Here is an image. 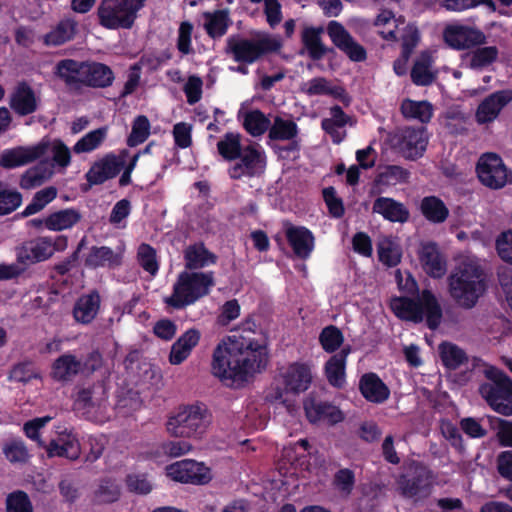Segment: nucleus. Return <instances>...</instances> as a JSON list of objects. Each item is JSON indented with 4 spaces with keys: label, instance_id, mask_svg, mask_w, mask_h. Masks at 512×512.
Segmentation results:
<instances>
[{
    "label": "nucleus",
    "instance_id": "33",
    "mask_svg": "<svg viewBox=\"0 0 512 512\" xmlns=\"http://www.w3.org/2000/svg\"><path fill=\"white\" fill-rule=\"evenodd\" d=\"M372 211L393 223H405L410 218L408 208L403 203L390 197L376 198L373 203Z\"/></svg>",
    "mask_w": 512,
    "mask_h": 512
},
{
    "label": "nucleus",
    "instance_id": "28",
    "mask_svg": "<svg viewBox=\"0 0 512 512\" xmlns=\"http://www.w3.org/2000/svg\"><path fill=\"white\" fill-rule=\"evenodd\" d=\"M361 395L371 403L381 404L388 400L390 389L374 372L363 374L359 379Z\"/></svg>",
    "mask_w": 512,
    "mask_h": 512
},
{
    "label": "nucleus",
    "instance_id": "27",
    "mask_svg": "<svg viewBox=\"0 0 512 512\" xmlns=\"http://www.w3.org/2000/svg\"><path fill=\"white\" fill-rule=\"evenodd\" d=\"M123 263V254L108 246H92L87 253L84 264L87 268L116 269Z\"/></svg>",
    "mask_w": 512,
    "mask_h": 512
},
{
    "label": "nucleus",
    "instance_id": "41",
    "mask_svg": "<svg viewBox=\"0 0 512 512\" xmlns=\"http://www.w3.org/2000/svg\"><path fill=\"white\" fill-rule=\"evenodd\" d=\"M401 113L406 119H416L427 124L433 117V106L429 101H415L405 99L401 104Z\"/></svg>",
    "mask_w": 512,
    "mask_h": 512
},
{
    "label": "nucleus",
    "instance_id": "6",
    "mask_svg": "<svg viewBox=\"0 0 512 512\" xmlns=\"http://www.w3.org/2000/svg\"><path fill=\"white\" fill-rule=\"evenodd\" d=\"M146 0H101L98 23L108 30L131 29Z\"/></svg>",
    "mask_w": 512,
    "mask_h": 512
},
{
    "label": "nucleus",
    "instance_id": "50",
    "mask_svg": "<svg viewBox=\"0 0 512 512\" xmlns=\"http://www.w3.org/2000/svg\"><path fill=\"white\" fill-rule=\"evenodd\" d=\"M57 197V189L53 186L45 187L36 192L31 202L21 212L22 217H29L40 212L46 205Z\"/></svg>",
    "mask_w": 512,
    "mask_h": 512
},
{
    "label": "nucleus",
    "instance_id": "22",
    "mask_svg": "<svg viewBox=\"0 0 512 512\" xmlns=\"http://www.w3.org/2000/svg\"><path fill=\"white\" fill-rule=\"evenodd\" d=\"M38 105L33 88L26 81L19 82L10 95V108L19 116H27L36 112Z\"/></svg>",
    "mask_w": 512,
    "mask_h": 512
},
{
    "label": "nucleus",
    "instance_id": "29",
    "mask_svg": "<svg viewBox=\"0 0 512 512\" xmlns=\"http://www.w3.org/2000/svg\"><path fill=\"white\" fill-rule=\"evenodd\" d=\"M323 33L324 28L322 26H306L301 31V43L309 57L314 61H319L327 54L335 52L334 48L327 47L322 42L321 36Z\"/></svg>",
    "mask_w": 512,
    "mask_h": 512
},
{
    "label": "nucleus",
    "instance_id": "51",
    "mask_svg": "<svg viewBox=\"0 0 512 512\" xmlns=\"http://www.w3.org/2000/svg\"><path fill=\"white\" fill-rule=\"evenodd\" d=\"M107 136V128L100 127L88 132L74 145L73 151L77 154L91 152L103 143Z\"/></svg>",
    "mask_w": 512,
    "mask_h": 512
},
{
    "label": "nucleus",
    "instance_id": "16",
    "mask_svg": "<svg viewBox=\"0 0 512 512\" xmlns=\"http://www.w3.org/2000/svg\"><path fill=\"white\" fill-rule=\"evenodd\" d=\"M278 377L286 392L295 395L308 390L312 382L309 366L300 362L290 363L286 368L280 369Z\"/></svg>",
    "mask_w": 512,
    "mask_h": 512
},
{
    "label": "nucleus",
    "instance_id": "44",
    "mask_svg": "<svg viewBox=\"0 0 512 512\" xmlns=\"http://www.w3.org/2000/svg\"><path fill=\"white\" fill-rule=\"evenodd\" d=\"M244 147L241 144V134L227 132L217 143L219 155L226 161H233L239 158Z\"/></svg>",
    "mask_w": 512,
    "mask_h": 512
},
{
    "label": "nucleus",
    "instance_id": "7",
    "mask_svg": "<svg viewBox=\"0 0 512 512\" xmlns=\"http://www.w3.org/2000/svg\"><path fill=\"white\" fill-rule=\"evenodd\" d=\"M209 424L207 410L199 405L180 407L168 418L166 429L174 437L200 438Z\"/></svg>",
    "mask_w": 512,
    "mask_h": 512
},
{
    "label": "nucleus",
    "instance_id": "21",
    "mask_svg": "<svg viewBox=\"0 0 512 512\" xmlns=\"http://www.w3.org/2000/svg\"><path fill=\"white\" fill-rule=\"evenodd\" d=\"M86 67L87 61L63 59L56 64L54 74L69 89L80 90L85 86Z\"/></svg>",
    "mask_w": 512,
    "mask_h": 512
},
{
    "label": "nucleus",
    "instance_id": "42",
    "mask_svg": "<svg viewBox=\"0 0 512 512\" xmlns=\"http://www.w3.org/2000/svg\"><path fill=\"white\" fill-rule=\"evenodd\" d=\"M499 56L496 46H477L466 56L469 68L483 70L495 63Z\"/></svg>",
    "mask_w": 512,
    "mask_h": 512
},
{
    "label": "nucleus",
    "instance_id": "36",
    "mask_svg": "<svg viewBox=\"0 0 512 512\" xmlns=\"http://www.w3.org/2000/svg\"><path fill=\"white\" fill-rule=\"evenodd\" d=\"M85 86L92 88H106L112 85L114 73L106 64L87 61Z\"/></svg>",
    "mask_w": 512,
    "mask_h": 512
},
{
    "label": "nucleus",
    "instance_id": "15",
    "mask_svg": "<svg viewBox=\"0 0 512 512\" xmlns=\"http://www.w3.org/2000/svg\"><path fill=\"white\" fill-rule=\"evenodd\" d=\"M445 42L456 50H466L487 43L481 30L466 25H451L444 30Z\"/></svg>",
    "mask_w": 512,
    "mask_h": 512
},
{
    "label": "nucleus",
    "instance_id": "31",
    "mask_svg": "<svg viewBox=\"0 0 512 512\" xmlns=\"http://www.w3.org/2000/svg\"><path fill=\"white\" fill-rule=\"evenodd\" d=\"M304 408L306 417L311 423L326 421L334 425L344 419L341 410L329 402L311 400L305 403Z\"/></svg>",
    "mask_w": 512,
    "mask_h": 512
},
{
    "label": "nucleus",
    "instance_id": "14",
    "mask_svg": "<svg viewBox=\"0 0 512 512\" xmlns=\"http://www.w3.org/2000/svg\"><path fill=\"white\" fill-rule=\"evenodd\" d=\"M327 34L332 43L351 61L363 62L367 59L366 49L355 41L341 23L330 21L327 26Z\"/></svg>",
    "mask_w": 512,
    "mask_h": 512
},
{
    "label": "nucleus",
    "instance_id": "62",
    "mask_svg": "<svg viewBox=\"0 0 512 512\" xmlns=\"http://www.w3.org/2000/svg\"><path fill=\"white\" fill-rule=\"evenodd\" d=\"M333 485L340 492L349 495L355 485V474L349 468L339 469L333 477Z\"/></svg>",
    "mask_w": 512,
    "mask_h": 512
},
{
    "label": "nucleus",
    "instance_id": "12",
    "mask_svg": "<svg viewBox=\"0 0 512 512\" xmlns=\"http://www.w3.org/2000/svg\"><path fill=\"white\" fill-rule=\"evenodd\" d=\"M166 473L174 481L194 485H205L212 479L210 468L192 459H183L168 465Z\"/></svg>",
    "mask_w": 512,
    "mask_h": 512
},
{
    "label": "nucleus",
    "instance_id": "46",
    "mask_svg": "<svg viewBox=\"0 0 512 512\" xmlns=\"http://www.w3.org/2000/svg\"><path fill=\"white\" fill-rule=\"evenodd\" d=\"M410 171L399 165H387L376 175L375 184L378 186H394L398 183H407Z\"/></svg>",
    "mask_w": 512,
    "mask_h": 512
},
{
    "label": "nucleus",
    "instance_id": "13",
    "mask_svg": "<svg viewBox=\"0 0 512 512\" xmlns=\"http://www.w3.org/2000/svg\"><path fill=\"white\" fill-rule=\"evenodd\" d=\"M124 168V156L107 153L95 161L85 174L88 187L102 185L115 178Z\"/></svg>",
    "mask_w": 512,
    "mask_h": 512
},
{
    "label": "nucleus",
    "instance_id": "63",
    "mask_svg": "<svg viewBox=\"0 0 512 512\" xmlns=\"http://www.w3.org/2000/svg\"><path fill=\"white\" fill-rule=\"evenodd\" d=\"M37 377L38 374L35 372L32 362L29 361L15 364L9 374L10 380L24 384Z\"/></svg>",
    "mask_w": 512,
    "mask_h": 512
},
{
    "label": "nucleus",
    "instance_id": "35",
    "mask_svg": "<svg viewBox=\"0 0 512 512\" xmlns=\"http://www.w3.org/2000/svg\"><path fill=\"white\" fill-rule=\"evenodd\" d=\"M432 58L427 52H422L420 57L414 62L410 77L413 84L416 86H430L437 79V72L432 71Z\"/></svg>",
    "mask_w": 512,
    "mask_h": 512
},
{
    "label": "nucleus",
    "instance_id": "17",
    "mask_svg": "<svg viewBox=\"0 0 512 512\" xmlns=\"http://www.w3.org/2000/svg\"><path fill=\"white\" fill-rule=\"evenodd\" d=\"M431 479V470L422 463L416 462L410 468L409 473L400 477L399 486L404 496L415 497L422 492L429 491Z\"/></svg>",
    "mask_w": 512,
    "mask_h": 512
},
{
    "label": "nucleus",
    "instance_id": "43",
    "mask_svg": "<svg viewBox=\"0 0 512 512\" xmlns=\"http://www.w3.org/2000/svg\"><path fill=\"white\" fill-rule=\"evenodd\" d=\"M439 355L443 366L448 370H456L468 362L466 352L450 342H443L439 345Z\"/></svg>",
    "mask_w": 512,
    "mask_h": 512
},
{
    "label": "nucleus",
    "instance_id": "2",
    "mask_svg": "<svg viewBox=\"0 0 512 512\" xmlns=\"http://www.w3.org/2000/svg\"><path fill=\"white\" fill-rule=\"evenodd\" d=\"M451 298L462 308L472 309L486 290L482 267L471 261L457 265L447 278Z\"/></svg>",
    "mask_w": 512,
    "mask_h": 512
},
{
    "label": "nucleus",
    "instance_id": "20",
    "mask_svg": "<svg viewBox=\"0 0 512 512\" xmlns=\"http://www.w3.org/2000/svg\"><path fill=\"white\" fill-rule=\"evenodd\" d=\"M53 254L52 238L38 237L23 243L18 249L17 260L22 264H34L49 259Z\"/></svg>",
    "mask_w": 512,
    "mask_h": 512
},
{
    "label": "nucleus",
    "instance_id": "37",
    "mask_svg": "<svg viewBox=\"0 0 512 512\" xmlns=\"http://www.w3.org/2000/svg\"><path fill=\"white\" fill-rule=\"evenodd\" d=\"M77 22L72 18H64L44 36V43L48 46H60L74 39L77 31Z\"/></svg>",
    "mask_w": 512,
    "mask_h": 512
},
{
    "label": "nucleus",
    "instance_id": "61",
    "mask_svg": "<svg viewBox=\"0 0 512 512\" xmlns=\"http://www.w3.org/2000/svg\"><path fill=\"white\" fill-rule=\"evenodd\" d=\"M3 453L11 463H24L29 458L27 447L22 440H12L6 443Z\"/></svg>",
    "mask_w": 512,
    "mask_h": 512
},
{
    "label": "nucleus",
    "instance_id": "9",
    "mask_svg": "<svg viewBox=\"0 0 512 512\" xmlns=\"http://www.w3.org/2000/svg\"><path fill=\"white\" fill-rule=\"evenodd\" d=\"M479 181L490 189H501L512 183V170L508 169L496 153L483 154L476 165Z\"/></svg>",
    "mask_w": 512,
    "mask_h": 512
},
{
    "label": "nucleus",
    "instance_id": "3",
    "mask_svg": "<svg viewBox=\"0 0 512 512\" xmlns=\"http://www.w3.org/2000/svg\"><path fill=\"white\" fill-rule=\"evenodd\" d=\"M394 314L401 320L421 323L424 318L430 330H436L442 320L443 312L434 293L423 289L417 299L406 296L395 297L391 301Z\"/></svg>",
    "mask_w": 512,
    "mask_h": 512
},
{
    "label": "nucleus",
    "instance_id": "49",
    "mask_svg": "<svg viewBox=\"0 0 512 512\" xmlns=\"http://www.w3.org/2000/svg\"><path fill=\"white\" fill-rule=\"evenodd\" d=\"M136 259L139 266L151 276H156L160 264L157 259V251L147 243H141L137 248Z\"/></svg>",
    "mask_w": 512,
    "mask_h": 512
},
{
    "label": "nucleus",
    "instance_id": "48",
    "mask_svg": "<svg viewBox=\"0 0 512 512\" xmlns=\"http://www.w3.org/2000/svg\"><path fill=\"white\" fill-rule=\"evenodd\" d=\"M270 125V120L258 109L247 112L243 120V127L253 137L269 132Z\"/></svg>",
    "mask_w": 512,
    "mask_h": 512
},
{
    "label": "nucleus",
    "instance_id": "55",
    "mask_svg": "<svg viewBox=\"0 0 512 512\" xmlns=\"http://www.w3.org/2000/svg\"><path fill=\"white\" fill-rule=\"evenodd\" d=\"M22 204V194L0 182V216L14 212Z\"/></svg>",
    "mask_w": 512,
    "mask_h": 512
},
{
    "label": "nucleus",
    "instance_id": "57",
    "mask_svg": "<svg viewBox=\"0 0 512 512\" xmlns=\"http://www.w3.org/2000/svg\"><path fill=\"white\" fill-rule=\"evenodd\" d=\"M401 56L407 61L420 41V32L416 25L408 24L401 36Z\"/></svg>",
    "mask_w": 512,
    "mask_h": 512
},
{
    "label": "nucleus",
    "instance_id": "58",
    "mask_svg": "<svg viewBox=\"0 0 512 512\" xmlns=\"http://www.w3.org/2000/svg\"><path fill=\"white\" fill-rule=\"evenodd\" d=\"M441 6L448 11L461 12L479 5H485L490 11L496 10L493 0H440Z\"/></svg>",
    "mask_w": 512,
    "mask_h": 512
},
{
    "label": "nucleus",
    "instance_id": "39",
    "mask_svg": "<svg viewBox=\"0 0 512 512\" xmlns=\"http://www.w3.org/2000/svg\"><path fill=\"white\" fill-rule=\"evenodd\" d=\"M204 28L208 36L212 39H219L227 33L230 25L229 13L226 9L206 12Z\"/></svg>",
    "mask_w": 512,
    "mask_h": 512
},
{
    "label": "nucleus",
    "instance_id": "64",
    "mask_svg": "<svg viewBox=\"0 0 512 512\" xmlns=\"http://www.w3.org/2000/svg\"><path fill=\"white\" fill-rule=\"evenodd\" d=\"M496 250L504 262L512 264V230L502 232L497 237Z\"/></svg>",
    "mask_w": 512,
    "mask_h": 512
},
{
    "label": "nucleus",
    "instance_id": "45",
    "mask_svg": "<svg viewBox=\"0 0 512 512\" xmlns=\"http://www.w3.org/2000/svg\"><path fill=\"white\" fill-rule=\"evenodd\" d=\"M298 133L299 128L293 120L276 116L270 125L268 137L271 140L286 141L296 138Z\"/></svg>",
    "mask_w": 512,
    "mask_h": 512
},
{
    "label": "nucleus",
    "instance_id": "60",
    "mask_svg": "<svg viewBox=\"0 0 512 512\" xmlns=\"http://www.w3.org/2000/svg\"><path fill=\"white\" fill-rule=\"evenodd\" d=\"M322 196L331 217L338 219L344 216L345 208L343 200L337 196L333 186L324 188L322 190Z\"/></svg>",
    "mask_w": 512,
    "mask_h": 512
},
{
    "label": "nucleus",
    "instance_id": "23",
    "mask_svg": "<svg viewBox=\"0 0 512 512\" xmlns=\"http://www.w3.org/2000/svg\"><path fill=\"white\" fill-rule=\"evenodd\" d=\"M101 306V296L98 290L92 289L82 294L75 301L72 315L75 322L88 325L97 317Z\"/></svg>",
    "mask_w": 512,
    "mask_h": 512
},
{
    "label": "nucleus",
    "instance_id": "32",
    "mask_svg": "<svg viewBox=\"0 0 512 512\" xmlns=\"http://www.w3.org/2000/svg\"><path fill=\"white\" fill-rule=\"evenodd\" d=\"M183 257L185 268L189 270V272H197L196 270L214 265L218 260L217 255L208 250L203 242L187 246L184 250Z\"/></svg>",
    "mask_w": 512,
    "mask_h": 512
},
{
    "label": "nucleus",
    "instance_id": "53",
    "mask_svg": "<svg viewBox=\"0 0 512 512\" xmlns=\"http://www.w3.org/2000/svg\"><path fill=\"white\" fill-rule=\"evenodd\" d=\"M150 121L145 115H138L132 122V129L127 138L129 147H136L144 143L150 136Z\"/></svg>",
    "mask_w": 512,
    "mask_h": 512
},
{
    "label": "nucleus",
    "instance_id": "10",
    "mask_svg": "<svg viewBox=\"0 0 512 512\" xmlns=\"http://www.w3.org/2000/svg\"><path fill=\"white\" fill-rule=\"evenodd\" d=\"M233 161L227 170L232 180L259 177L264 173L267 163L264 150L255 145L245 146L239 158Z\"/></svg>",
    "mask_w": 512,
    "mask_h": 512
},
{
    "label": "nucleus",
    "instance_id": "34",
    "mask_svg": "<svg viewBox=\"0 0 512 512\" xmlns=\"http://www.w3.org/2000/svg\"><path fill=\"white\" fill-rule=\"evenodd\" d=\"M419 259L423 269L433 278H441L446 273V262L434 242L422 246Z\"/></svg>",
    "mask_w": 512,
    "mask_h": 512
},
{
    "label": "nucleus",
    "instance_id": "5",
    "mask_svg": "<svg viewBox=\"0 0 512 512\" xmlns=\"http://www.w3.org/2000/svg\"><path fill=\"white\" fill-rule=\"evenodd\" d=\"M282 47L281 39L269 34H262L256 38L232 34L226 39L224 51L235 62L250 65L269 54L278 53Z\"/></svg>",
    "mask_w": 512,
    "mask_h": 512
},
{
    "label": "nucleus",
    "instance_id": "25",
    "mask_svg": "<svg viewBox=\"0 0 512 512\" xmlns=\"http://www.w3.org/2000/svg\"><path fill=\"white\" fill-rule=\"evenodd\" d=\"M286 239L294 254L300 259H308L315 246L313 233L304 226H290L285 231Z\"/></svg>",
    "mask_w": 512,
    "mask_h": 512
},
{
    "label": "nucleus",
    "instance_id": "24",
    "mask_svg": "<svg viewBox=\"0 0 512 512\" xmlns=\"http://www.w3.org/2000/svg\"><path fill=\"white\" fill-rule=\"evenodd\" d=\"M351 351L352 348L350 345L342 347V349L333 354L324 365V375L328 383L336 389H342L346 384L347 357Z\"/></svg>",
    "mask_w": 512,
    "mask_h": 512
},
{
    "label": "nucleus",
    "instance_id": "4",
    "mask_svg": "<svg viewBox=\"0 0 512 512\" xmlns=\"http://www.w3.org/2000/svg\"><path fill=\"white\" fill-rule=\"evenodd\" d=\"M214 286L215 276L213 271H183L173 284L171 295L165 297L163 302L175 310H182L209 295Z\"/></svg>",
    "mask_w": 512,
    "mask_h": 512
},
{
    "label": "nucleus",
    "instance_id": "11",
    "mask_svg": "<svg viewBox=\"0 0 512 512\" xmlns=\"http://www.w3.org/2000/svg\"><path fill=\"white\" fill-rule=\"evenodd\" d=\"M392 141L404 158L416 160L426 151L429 136L424 126H406L397 130Z\"/></svg>",
    "mask_w": 512,
    "mask_h": 512
},
{
    "label": "nucleus",
    "instance_id": "56",
    "mask_svg": "<svg viewBox=\"0 0 512 512\" xmlns=\"http://www.w3.org/2000/svg\"><path fill=\"white\" fill-rule=\"evenodd\" d=\"M48 454L51 457H65L67 459L75 460L80 454L79 444L76 440H67L62 444L52 440L48 447Z\"/></svg>",
    "mask_w": 512,
    "mask_h": 512
},
{
    "label": "nucleus",
    "instance_id": "54",
    "mask_svg": "<svg viewBox=\"0 0 512 512\" xmlns=\"http://www.w3.org/2000/svg\"><path fill=\"white\" fill-rule=\"evenodd\" d=\"M50 172L44 164L35 165L24 172L20 179V187L30 190L41 186L49 178Z\"/></svg>",
    "mask_w": 512,
    "mask_h": 512
},
{
    "label": "nucleus",
    "instance_id": "18",
    "mask_svg": "<svg viewBox=\"0 0 512 512\" xmlns=\"http://www.w3.org/2000/svg\"><path fill=\"white\" fill-rule=\"evenodd\" d=\"M49 146L48 141H41L32 147H17L5 150L0 155V165L7 169L26 165L44 156Z\"/></svg>",
    "mask_w": 512,
    "mask_h": 512
},
{
    "label": "nucleus",
    "instance_id": "52",
    "mask_svg": "<svg viewBox=\"0 0 512 512\" xmlns=\"http://www.w3.org/2000/svg\"><path fill=\"white\" fill-rule=\"evenodd\" d=\"M342 331L335 325L324 327L319 334V343L327 353H335L343 344Z\"/></svg>",
    "mask_w": 512,
    "mask_h": 512
},
{
    "label": "nucleus",
    "instance_id": "59",
    "mask_svg": "<svg viewBox=\"0 0 512 512\" xmlns=\"http://www.w3.org/2000/svg\"><path fill=\"white\" fill-rule=\"evenodd\" d=\"M6 512H33L28 494L22 490L13 491L6 498Z\"/></svg>",
    "mask_w": 512,
    "mask_h": 512
},
{
    "label": "nucleus",
    "instance_id": "8",
    "mask_svg": "<svg viewBox=\"0 0 512 512\" xmlns=\"http://www.w3.org/2000/svg\"><path fill=\"white\" fill-rule=\"evenodd\" d=\"M486 376L491 382L479 386V394L492 410L503 416L512 415V398L507 384L508 375L498 369L487 371Z\"/></svg>",
    "mask_w": 512,
    "mask_h": 512
},
{
    "label": "nucleus",
    "instance_id": "47",
    "mask_svg": "<svg viewBox=\"0 0 512 512\" xmlns=\"http://www.w3.org/2000/svg\"><path fill=\"white\" fill-rule=\"evenodd\" d=\"M379 261L387 267H396L402 259V249L390 238H384L377 244Z\"/></svg>",
    "mask_w": 512,
    "mask_h": 512
},
{
    "label": "nucleus",
    "instance_id": "38",
    "mask_svg": "<svg viewBox=\"0 0 512 512\" xmlns=\"http://www.w3.org/2000/svg\"><path fill=\"white\" fill-rule=\"evenodd\" d=\"M420 212L430 223L440 224L447 220L449 209L437 196H425L420 202Z\"/></svg>",
    "mask_w": 512,
    "mask_h": 512
},
{
    "label": "nucleus",
    "instance_id": "19",
    "mask_svg": "<svg viewBox=\"0 0 512 512\" xmlns=\"http://www.w3.org/2000/svg\"><path fill=\"white\" fill-rule=\"evenodd\" d=\"M512 101V90H499L485 97L477 107L475 118L478 124L493 122L502 109Z\"/></svg>",
    "mask_w": 512,
    "mask_h": 512
},
{
    "label": "nucleus",
    "instance_id": "40",
    "mask_svg": "<svg viewBox=\"0 0 512 512\" xmlns=\"http://www.w3.org/2000/svg\"><path fill=\"white\" fill-rule=\"evenodd\" d=\"M82 219L81 213L75 208H66L47 216V229L63 231L75 226Z\"/></svg>",
    "mask_w": 512,
    "mask_h": 512
},
{
    "label": "nucleus",
    "instance_id": "26",
    "mask_svg": "<svg viewBox=\"0 0 512 512\" xmlns=\"http://www.w3.org/2000/svg\"><path fill=\"white\" fill-rule=\"evenodd\" d=\"M79 374L80 359L76 355L66 352L52 362L49 375L55 382L67 384Z\"/></svg>",
    "mask_w": 512,
    "mask_h": 512
},
{
    "label": "nucleus",
    "instance_id": "30",
    "mask_svg": "<svg viewBox=\"0 0 512 512\" xmlns=\"http://www.w3.org/2000/svg\"><path fill=\"white\" fill-rule=\"evenodd\" d=\"M201 333L196 328L186 330L171 346L169 362L172 365H180L192 353L199 344Z\"/></svg>",
    "mask_w": 512,
    "mask_h": 512
},
{
    "label": "nucleus",
    "instance_id": "1",
    "mask_svg": "<svg viewBox=\"0 0 512 512\" xmlns=\"http://www.w3.org/2000/svg\"><path fill=\"white\" fill-rule=\"evenodd\" d=\"M269 363L268 337L246 319L237 333L227 336L214 349L212 373L221 380L244 383L264 371Z\"/></svg>",
    "mask_w": 512,
    "mask_h": 512
}]
</instances>
